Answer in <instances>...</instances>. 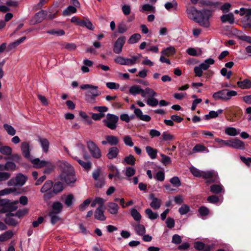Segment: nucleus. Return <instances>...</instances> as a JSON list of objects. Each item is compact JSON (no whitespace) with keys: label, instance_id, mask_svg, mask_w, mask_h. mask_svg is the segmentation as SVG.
I'll return each mask as SVG.
<instances>
[{"label":"nucleus","instance_id":"nucleus-1","mask_svg":"<svg viewBox=\"0 0 251 251\" xmlns=\"http://www.w3.org/2000/svg\"><path fill=\"white\" fill-rule=\"evenodd\" d=\"M129 93L134 96L141 94L147 104L151 107H155L158 105V100L155 98L157 94L152 88L146 87L143 89L140 85L135 84L130 87Z\"/></svg>","mask_w":251,"mask_h":251},{"label":"nucleus","instance_id":"nucleus-2","mask_svg":"<svg viewBox=\"0 0 251 251\" xmlns=\"http://www.w3.org/2000/svg\"><path fill=\"white\" fill-rule=\"evenodd\" d=\"M58 165L61 169V173L59 176L60 180L68 185L73 186L76 181L74 167L64 160L59 161Z\"/></svg>","mask_w":251,"mask_h":251},{"label":"nucleus","instance_id":"nucleus-3","mask_svg":"<svg viewBox=\"0 0 251 251\" xmlns=\"http://www.w3.org/2000/svg\"><path fill=\"white\" fill-rule=\"evenodd\" d=\"M213 11L208 9H203L197 17L195 22L205 28H208L210 26V18L212 17Z\"/></svg>","mask_w":251,"mask_h":251},{"label":"nucleus","instance_id":"nucleus-4","mask_svg":"<svg viewBox=\"0 0 251 251\" xmlns=\"http://www.w3.org/2000/svg\"><path fill=\"white\" fill-rule=\"evenodd\" d=\"M215 60L212 58L205 59L203 62L201 63L199 66L194 67V72L196 75L201 77L203 74V71L207 70L210 65H213Z\"/></svg>","mask_w":251,"mask_h":251},{"label":"nucleus","instance_id":"nucleus-5","mask_svg":"<svg viewBox=\"0 0 251 251\" xmlns=\"http://www.w3.org/2000/svg\"><path fill=\"white\" fill-rule=\"evenodd\" d=\"M119 117L116 115L108 113L106 118L103 120L105 126L111 130H114L117 127Z\"/></svg>","mask_w":251,"mask_h":251},{"label":"nucleus","instance_id":"nucleus-6","mask_svg":"<svg viewBox=\"0 0 251 251\" xmlns=\"http://www.w3.org/2000/svg\"><path fill=\"white\" fill-rule=\"evenodd\" d=\"M201 177L205 179L206 182L208 184L219 181L218 173L214 170L202 171Z\"/></svg>","mask_w":251,"mask_h":251},{"label":"nucleus","instance_id":"nucleus-7","mask_svg":"<svg viewBox=\"0 0 251 251\" xmlns=\"http://www.w3.org/2000/svg\"><path fill=\"white\" fill-rule=\"evenodd\" d=\"M86 144L89 151L93 158L99 159L101 157V151L97 145L93 141H87Z\"/></svg>","mask_w":251,"mask_h":251},{"label":"nucleus","instance_id":"nucleus-8","mask_svg":"<svg viewBox=\"0 0 251 251\" xmlns=\"http://www.w3.org/2000/svg\"><path fill=\"white\" fill-rule=\"evenodd\" d=\"M26 179L25 176L19 173L15 178L10 179L7 182V185L9 186H22L25 184Z\"/></svg>","mask_w":251,"mask_h":251},{"label":"nucleus","instance_id":"nucleus-9","mask_svg":"<svg viewBox=\"0 0 251 251\" xmlns=\"http://www.w3.org/2000/svg\"><path fill=\"white\" fill-rule=\"evenodd\" d=\"M137 58L133 56L130 58L117 56L114 60L115 63L121 65L132 66L137 63Z\"/></svg>","mask_w":251,"mask_h":251},{"label":"nucleus","instance_id":"nucleus-10","mask_svg":"<svg viewBox=\"0 0 251 251\" xmlns=\"http://www.w3.org/2000/svg\"><path fill=\"white\" fill-rule=\"evenodd\" d=\"M130 108L133 110L134 114L136 118L139 120L144 122H149L151 121V117L148 115L143 114L142 110L140 108L135 107L134 104H131L130 106Z\"/></svg>","mask_w":251,"mask_h":251},{"label":"nucleus","instance_id":"nucleus-11","mask_svg":"<svg viewBox=\"0 0 251 251\" xmlns=\"http://www.w3.org/2000/svg\"><path fill=\"white\" fill-rule=\"evenodd\" d=\"M126 38L125 36L119 37L113 46V51L116 54H120L122 51V49L125 44Z\"/></svg>","mask_w":251,"mask_h":251},{"label":"nucleus","instance_id":"nucleus-12","mask_svg":"<svg viewBox=\"0 0 251 251\" xmlns=\"http://www.w3.org/2000/svg\"><path fill=\"white\" fill-rule=\"evenodd\" d=\"M186 12L188 18L195 22L201 12V10H197L194 6H188L186 7Z\"/></svg>","mask_w":251,"mask_h":251},{"label":"nucleus","instance_id":"nucleus-13","mask_svg":"<svg viewBox=\"0 0 251 251\" xmlns=\"http://www.w3.org/2000/svg\"><path fill=\"white\" fill-rule=\"evenodd\" d=\"M0 206H2L0 210H5V213L16 209V207H13L9 200L6 199H0Z\"/></svg>","mask_w":251,"mask_h":251},{"label":"nucleus","instance_id":"nucleus-14","mask_svg":"<svg viewBox=\"0 0 251 251\" xmlns=\"http://www.w3.org/2000/svg\"><path fill=\"white\" fill-rule=\"evenodd\" d=\"M22 153L25 158L32 159L30 156V146L28 143L26 142H22L21 146Z\"/></svg>","mask_w":251,"mask_h":251},{"label":"nucleus","instance_id":"nucleus-15","mask_svg":"<svg viewBox=\"0 0 251 251\" xmlns=\"http://www.w3.org/2000/svg\"><path fill=\"white\" fill-rule=\"evenodd\" d=\"M81 89L88 90L86 95H93L96 94H100V92L98 90V87L90 84H83L80 87Z\"/></svg>","mask_w":251,"mask_h":251},{"label":"nucleus","instance_id":"nucleus-16","mask_svg":"<svg viewBox=\"0 0 251 251\" xmlns=\"http://www.w3.org/2000/svg\"><path fill=\"white\" fill-rule=\"evenodd\" d=\"M229 147L243 150L245 149V144L241 140L235 138L233 140H230Z\"/></svg>","mask_w":251,"mask_h":251},{"label":"nucleus","instance_id":"nucleus-17","mask_svg":"<svg viewBox=\"0 0 251 251\" xmlns=\"http://www.w3.org/2000/svg\"><path fill=\"white\" fill-rule=\"evenodd\" d=\"M95 218L98 220L103 221L106 219V217L104 215V208L101 206H98L96 209L94 214Z\"/></svg>","mask_w":251,"mask_h":251},{"label":"nucleus","instance_id":"nucleus-18","mask_svg":"<svg viewBox=\"0 0 251 251\" xmlns=\"http://www.w3.org/2000/svg\"><path fill=\"white\" fill-rule=\"evenodd\" d=\"M150 199L151 201L150 206L154 210L159 209L161 205V200L154 197L153 194L150 195Z\"/></svg>","mask_w":251,"mask_h":251},{"label":"nucleus","instance_id":"nucleus-19","mask_svg":"<svg viewBox=\"0 0 251 251\" xmlns=\"http://www.w3.org/2000/svg\"><path fill=\"white\" fill-rule=\"evenodd\" d=\"M31 163L36 168H41L46 167L48 164V161L41 160L39 158H34L31 159Z\"/></svg>","mask_w":251,"mask_h":251},{"label":"nucleus","instance_id":"nucleus-20","mask_svg":"<svg viewBox=\"0 0 251 251\" xmlns=\"http://www.w3.org/2000/svg\"><path fill=\"white\" fill-rule=\"evenodd\" d=\"M38 141L40 144L43 151L45 153L48 152L50 145L49 141L46 138L39 137Z\"/></svg>","mask_w":251,"mask_h":251},{"label":"nucleus","instance_id":"nucleus-21","mask_svg":"<svg viewBox=\"0 0 251 251\" xmlns=\"http://www.w3.org/2000/svg\"><path fill=\"white\" fill-rule=\"evenodd\" d=\"M220 18L223 23H228L230 24H232L234 22V16L232 13L223 15Z\"/></svg>","mask_w":251,"mask_h":251},{"label":"nucleus","instance_id":"nucleus-22","mask_svg":"<svg viewBox=\"0 0 251 251\" xmlns=\"http://www.w3.org/2000/svg\"><path fill=\"white\" fill-rule=\"evenodd\" d=\"M210 191L212 193L218 194L220 193H224L225 190L223 186L219 183L218 184H213L210 187Z\"/></svg>","mask_w":251,"mask_h":251},{"label":"nucleus","instance_id":"nucleus-23","mask_svg":"<svg viewBox=\"0 0 251 251\" xmlns=\"http://www.w3.org/2000/svg\"><path fill=\"white\" fill-rule=\"evenodd\" d=\"M107 210L111 214L116 215L118 213L119 207L118 205L113 202H109L107 203Z\"/></svg>","mask_w":251,"mask_h":251},{"label":"nucleus","instance_id":"nucleus-24","mask_svg":"<svg viewBox=\"0 0 251 251\" xmlns=\"http://www.w3.org/2000/svg\"><path fill=\"white\" fill-rule=\"evenodd\" d=\"M223 110L222 109H218L217 111L213 110L210 111L208 114H206L204 117V119L205 120H208L212 118H216L218 117L219 114L223 113Z\"/></svg>","mask_w":251,"mask_h":251},{"label":"nucleus","instance_id":"nucleus-25","mask_svg":"<svg viewBox=\"0 0 251 251\" xmlns=\"http://www.w3.org/2000/svg\"><path fill=\"white\" fill-rule=\"evenodd\" d=\"M119 153V150L116 147H113L109 149L108 152L106 155L107 157L109 159L115 158Z\"/></svg>","mask_w":251,"mask_h":251},{"label":"nucleus","instance_id":"nucleus-26","mask_svg":"<svg viewBox=\"0 0 251 251\" xmlns=\"http://www.w3.org/2000/svg\"><path fill=\"white\" fill-rule=\"evenodd\" d=\"M225 92H226V89L220 90L214 93L212 95V97L215 100H221L225 101Z\"/></svg>","mask_w":251,"mask_h":251},{"label":"nucleus","instance_id":"nucleus-27","mask_svg":"<svg viewBox=\"0 0 251 251\" xmlns=\"http://www.w3.org/2000/svg\"><path fill=\"white\" fill-rule=\"evenodd\" d=\"M240 131V129L233 127H227L225 130L226 134L232 136H235L239 134Z\"/></svg>","mask_w":251,"mask_h":251},{"label":"nucleus","instance_id":"nucleus-28","mask_svg":"<svg viewBox=\"0 0 251 251\" xmlns=\"http://www.w3.org/2000/svg\"><path fill=\"white\" fill-rule=\"evenodd\" d=\"M215 142L217 144V148H222L225 147H229L230 140H224L218 138H216L215 139Z\"/></svg>","mask_w":251,"mask_h":251},{"label":"nucleus","instance_id":"nucleus-29","mask_svg":"<svg viewBox=\"0 0 251 251\" xmlns=\"http://www.w3.org/2000/svg\"><path fill=\"white\" fill-rule=\"evenodd\" d=\"M47 12L46 10H41L37 12L34 17L36 22L40 23L45 19L47 16Z\"/></svg>","mask_w":251,"mask_h":251},{"label":"nucleus","instance_id":"nucleus-30","mask_svg":"<svg viewBox=\"0 0 251 251\" xmlns=\"http://www.w3.org/2000/svg\"><path fill=\"white\" fill-rule=\"evenodd\" d=\"M176 52L175 48L173 46H170L166 49H164L161 52L163 55L170 56L174 55Z\"/></svg>","mask_w":251,"mask_h":251},{"label":"nucleus","instance_id":"nucleus-31","mask_svg":"<svg viewBox=\"0 0 251 251\" xmlns=\"http://www.w3.org/2000/svg\"><path fill=\"white\" fill-rule=\"evenodd\" d=\"M146 151L148 155L151 159H154L156 158L157 151L156 149L150 146H147L146 147Z\"/></svg>","mask_w":251,"mask_h":251},{"label":"nucleus","instance_id":"nucleus-32","mask_svg":"<svg viewBox=\"0 0 251 251\" xmlns=\"http://www.w3.org/2000/svg\"><path fill=\"white\" fill-rule=\"evenodd\" d=\"M237 84L238 87L243 89H249L251 87V81L248 79L238 81Z\"/></svg>","mask_w":251,"mask_h":251},{"label":"nucleus","instance_id":"nucleus-33","mask_svg":"<svg viewBox=\"0 0 251 251\" xmlns=\"http://www.w3.org/2000/svg\"><path fill=\"white\" fill-rule=\"evenodd\" d=\"M63 208V204L59 201H55L52 203L51 212H55L56 213H60Z\"/></svg>","mask_w":251,"mask_h":251},{"label":"nucleus","instance_id":"nucleus-34","mask_svg":"<svg viewBox=\"0 0 251 251\" xmlns=\"http://www.w3.org/2000/svg\"><path fill=\"white\" fill-rule=\"evenodd\" d=\"M79 25L82 27H85L90 30H94L95 27L92 22L89 20H82L79 23Z\"/></svg>","mask_w":251,"mask_h":251},{"label":"nucleus","instance_id":"nucleus-35","mask_svg":"<svg viewBox=\"0 0 251 251\" xmlns=\"http://www.w3.org/2000/svg\"><path fill=\"white\" fill-rule=\"evenodd\" d=\"M136 234L140 236L144 235L146 233V229L144 226L141 224H136L134 226Z\"/></svg>","mask_w":251,"mask_h":251},{"label":"nucleus","instance_id":"nucleus-36","mask_svg":"<svg viewBox=\"0 0 251 251\" xmlns=\"http://www.w3.org/2000/svg\"><path fill=\"white\" fill-rule=\"evenodd\" d=\"M105 139L108 140V144L111 146L117 145L119 141L117 137L113 135H107L105 136Z\"/></svg>","mask_w":251,"mask_h":251},{"label":"nucleus","instance_id":"nucleus-37","mask_svg":"<svg viewBox=\"0 0 251 251\" xmlns=\"http://www.w3.org/2000/svg\"><path fill=\"white\" fill-rule=\"evenodd\" d=\"M13 236V232L12 230H9L0 235V241L3 242L6 241Z\"/></svg>","mask_w":251,"mask_h":251},{"label":"nucleus","instance_id":"nucleus-38","mask_svg":"<svg viewBox=\"0 0 251 251\" xmlns=\"http://www.w3.org/2000/svg\"><path fill=\"white\" fill-rule=\"evenodd\" d=\"M53 186V182L51 180H47L44 184L43 186L41 189V192L42 193H46L48 191L50 190Z\"/></svg>","mask_w":251,"mask_h":251},{"label":"nucleus","instance_id":"nucleus-39","mask_svg":"<svg viewBox=\"0 0 251 251\" xmlns=\"http://www.w3.org/2000/svg\"><path fill=\"white\" fill-rule=\"evenodd\" d=\"M58 214V213H56L55 212H49V216L50 218V223L52 225H55L57 222L60 220V218Z\"/></svg>","mask_w":251,"mask_h":251},{"label":"nucleus","instance_id":"nucleus-40","mask_svg":"<svg viewBox=\"0 0 251 251\" xmlns=\"http://www.w3.org/2000/svg\"><path fill=\"white\" fill-rule=\"evenodd\" d=\"M141 35L139 33H134L132 34L128 40V43L133 44L137 43L141 39Z\"/></svg>","mask_w":251,"mask_h":251},{"label":"nucleus","instance_id":"nucleus-41","mask_svg":"<svg viewBox=\"0 0 251 251\" xmlns=\"http://www.w3.org/2000/svg\"><path fill=\"white\" fill-rule=\"evenodd\" d=\"M207 200L209 202L219 205L222 202V201H220L219 198L215 195H211L207 198Z\"/></svg>","mask_w":251,"mask_h":251},{"label":"nucleus","instance_id":"nucleus-42","mask_svg":"<svg viewBox=\"0 0 251 251\" xmlns=\"http://www.w3.org/2000/svg\"><path fill=\"white\" fill-rule=\"evenodd\" d=\"M193 151L195 152H199L204 151L205 152H209V150L205 148L203 145L201 144H197L193 148Z\"/></svg>","mask_w":251,"mask_h":251},{"label":"nucleus","instance_id":"nucleus-43","mask_svg":"<svg viewBox=\"0 0 251 251\" xmlns=\"http://www.w3.org/2000/svg\"><path fill=\"white\" fill-rule=\"evenodd\" d=\"M164 7L168 10H170L172 8L176 10L177 7V3L175 0H173L172 1L166 2Z\"/></svg>","mask_w":251,"mask_h":251},{"label":"nucleus","instance_id":"nucleus-44","mask_svg":"<svg viewBox=\"0 0 251 251\" xmlns=\"http://www.w3.org/2000/svg\"><path fill=\"white\" fill-rule=\"evenodd\" d=\"M76 12V9L75 6L69 5L63 11V15L64 16H68L71 14L75 13Z\"/></svg>","mask_w":251,"mask_h":251},{"label":"nucleus","instance_id":"nucleus-45","mask_svg":"<svg viewBox=\"0 0 251 251\" xmlns=\"http://www.w3.org/2000/svg\"><path fill=\"white\" fill-rule=\"evenodd\" d=\"M54 193L57 194L63 191V184L61 182H55L52 186Z\"/></svg>","mask_w":251,"mask_h":251},{"label":"nucleus","instance_id":"nucleus-46","mask_svg":"<svg viewBox=\"0 0 251 251\" xmlns=\"http://www.w3.org/2000/svg\"><path fill=\"white\" fill-rule=\"evenodd\" d=\"M146 214L148 215V218L151 220H155L158 217V215L156 212H154L151 209L148 208L145 210Z\"/></svg>","mask_w":251,"mask_h":251},{"label":"nucleus","instance_id":"nucleus-47","mask_svg":"<svg viewBox=\"0 0 251 251\" xmlns=\"http://www.w3.org/2000/svg\"><path fill=\"white\" fill-rule=\"evenodd\" d=\"M123 172H125V175L127 177H130L135 175L136 170L132 167H128L123 170Z\"/></svg>","mask_w":251,"mask_h":251},{"label":"nucleus","instance_id":"nucleus-48","mask_svg":"<svg viewBox=\"0 0 251 251\" xmlns=\"http://www.w3.org/2000/svg\"><path fill=\"white\" fill-rule=\"evenodd\" d=\"M75 200V198L72 194L68 195L64 200L65 204L68 207H71L73 204V201Z\"/></svg>","mask_w":251,"mask_h":251},{"label":"nucleus","instance_id":"nucleus-49","mask_svg":"<svg viewBox=\"0 0 251 251\" xmlns=\"http://www.w3.org/2000/svg\"><path fill=\"white\" fill-rule=\"evenodd\" d=\"M131 215L137 222H139L141 219V215L139 212L135 208H132L131 209Z\"/></svg>","mask_w":251,"mask_h":251},{"label":"nucleus","instance_id":"nucleus-50","mask_svg":"<svg viewBox=\"0 0 251 251\" xmlns=\"http://www.w3.org/2000/svg\"><path fill=\"white\" fill-rule=\"evenodd\" d=\"M140 11L142 12L148 11L154 13L155 12V7L149 4H145L142 5V8Z\"/></svg>","mask_w":251,"mask_h":251},{"label":"nucleus","instance_id":"nucleus-51","mask_svg":"<svg viewBox=\"0 0 251 251\" xmlns=\"http://www.w3.org/2000/svg\"><path fill=\"white\" fill-rule=\"evenodd\" d=\"M237 95V93L234 90H229L226 89L225 92V101L230 100L232 97L235 96Z\"/></svg>","mask_w":251,"mask_h":251},{"label":"nucleus","instance_id":"nucleus-52","mask_svg":"<svg viewBox=\"0 0 251 251\" xmlns=\"http://www.w3.org/2000/svg\"><path fill=\"white\" fill-rule=\"evenodd\" d=\"M3 127L9 135L14 136L15 134L16 130L11 126L5 124H4Z\"/></svg>","mask_w":251,"mask_h":251},{"label":"nucleus","instance_id":"nucleus-53","mask_svg":"<svg viewBox=\"0 0 251 251\" xmlns=\"http://www.w3.org/2000/svg\"><path fill=\"white\" fill-rule=\"evenodd\" d=\"M46 33L51 35H56L58 36H63L65 34V31L62 29H51L47 31Z\"/></svg>","mask_w":251,"mask_h":251},{"label":"nucleus","instance_id":"nucleus-54","mask_svg":"<svg viewBox=\"0 0 251 251\" xmlns=\"http://www.w3.org/2000/svg\"><path fill=\"white\" fill-rule=\"evenodd\" d=\"M190 210V207L186 204H182L178 209V212L180 215L186 214Z\"/></svg>","mask_w":251,"mask_h":251},{"label":"nucleus","instance_id":"nucleus-55","mask_svg":"<svg viewBox=\"0 0 251 251\" xmlns=\"http://www.w3.org/2000/svg\"><path fill=\"white\" fill-rule=\"evenodd\" d=\"M12 152L11 148L8 146H2L0 148V152L4 155H10Z\"/></svg>","mask_w":251,"mask_h":251},{"label":"nucleus","instance_id":"nucleus-56","mask_svg":"<svg viewBox=\"0 0 251 251\" xmlns=\"http://www.w3.org/2000/svg\"><path fill=\"white\" fill-rule=\"evenodd\" d=\"M91 199L88 198L85 200L79 206V209L80 211H84L91 202Z\"/></svg>","mask_w":251,"mask_h":251},{"label":"nucleus","instance_id":"nucleus-57","mask_svg":"<svg viewBox=\"0 0 251 251\" xmlns=\"http://www.w3.org/2000/svg\"><path fill=\"white\" fill-rule=\"evenodd\" d=\"M198 212L201 216H206L209 213V210L208 208L204 206H201L198 210Z\"/></svg>","mask_w":251,"mask_h":251},{"label":"nucleus","instance_id":"nucleus-58","mask_svg":"<svg viewBox=\"0 0 251 251\" xmlns=\"http://www.w3.org/2000/svg\"><path fill=\"white\" fill-rule=\"evenodd\" d=\"M124 162L126 164L131 166L134 165L135 163V159L132 155H129L124 158Z\"/></svg>","mask_w":251,"mask_h":251},{"label":"nucleus","instance_id":"nucleus-59","mask_svg":"<svg viewBox=\"0 0 251 251\" xmlns=\"http://www.w3.org/2000/svg\"><path fill=\"white\" fill-rule=\"evenodd\" d=\"M170 183L175 187L181 186V182L178 177L174 176L170 179Z\"/></svg>","mask_w":251,"mask_h":251},{"label":"nucleus","instance_id":"nucleus-60","mask_svg":"<svg viewBox=\"0 0 251 251\" xmlns=\"http://www.w3.org/2000/svg\"><path fill=\"white\" fill-rule=\"evenodd\" d=\"M123 141L125 144L128 147L133 146V142L131 139V137L129 135H126L123 137Z\"/></svg>","mask_w":251,"mask_h":251},{"label":"nucleus","instance_id":"nucleus-61","mask_svg":"<svg viewBox=\"0 0 251 251\" xmlns=\"http://www.w3.org/2000/svg\"><path fill=\"white\" fill-rule=\"evenodd\" d=\"M99 95V94L85 95V100L89 103H93L95 102L96 98Z\"/></svg>","mask_w":251,"mask_h":251},{"label":"nucleus","instance_id":"nucleus-62","mask_svg":"<svg viewBox=\"0 0 251 251\" xmlns=\"http://www.w3.org/2000/svg\"><path fill=\"white\" fill-rule=\"evenodd\" d=\"M78 163L85 170H89L92 166V163L90 161L85 162L82 160H79Z\"/></svg>","mask_w":251,"mask_h":251},{"label":"nucleus","instance_id":"nucleus-63","mask_svg":"<svg viewBox=\"0 0 251 251\" xmlns=\"http://www.w3.org/2000/svg\"><path fill=\"white\" fill-rule=\"evenodd\" d=\"M162 141L167 142L170 141L174 139V136L168 132L164 131L162 134Z\"/></svg>","mask_w":251,"mask_h":251},{"label":"nucleus","instance_id":"nucleus-64","mask_svg":"<svg viewBox=\"0 0 251 251\" xmlns=\"http://www.w3.org/2000/svg\"><path fill=\"white\" fill-rule=\"evenodd\" d=\"M16 169L15 164L11 161L7 162L4 166V169L6 170H15Z\"/></svg>","mask_w":251,"mask_h":251}]
</instances>
